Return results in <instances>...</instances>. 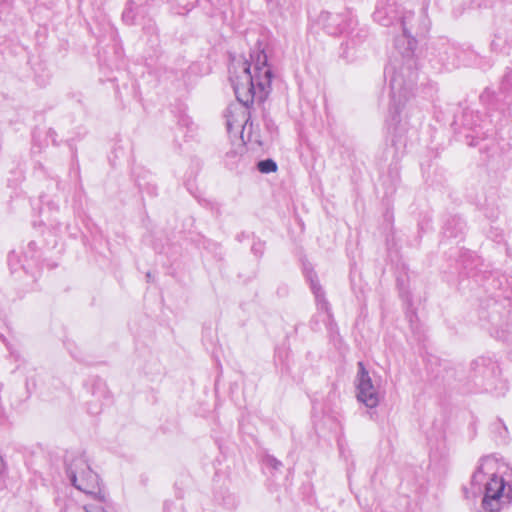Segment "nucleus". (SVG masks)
I'll use <instances>...</instances> for the list:
<instances>
[{"label":"nucleus","mask_w":512,"mask_h":512,"mask_svg":"<svg viewBox=\"0 0 512 512\" xmlns=\"http://www.w3.org/2000/svg\"><path fill=\"white\" fill-rule=\"evenodd\" d=\"M399 0H377L373 13L375 22L382 26H394L401 33L395 35L396 54L385 67L384 75L390 87L389 125L396 133L402 122V112L413 96L417 81V62L414 51L417 41L414 35L427 30L425 18L415 17L412 11L399 10Z\"/></svg>","instance_id":"f257e3e1"},{"label":"nucleus","mask_w":512,"mask_h":512,"mask_svg":"<svg viewBox=\"0 0 512 512\" xmlns=\"http://www.w3.org/2000/svg\"><path fill=\"white\" fill-rule=\"evenodd\" d=\"M273 72L268 64L267 55L263 50L250 53V60L241 64V74L231 76L230 80L240 107H230L226 125L229 132L241 131L243 133L249 123L248 108L254 102L262 103L271 91Z\"/></svg>","instance_id":"f03ea898"},{"label":"nucleus","mask_w":512,"mask_h":512,"mask_svg":"<svg viewBox=\"0 0 512 512\" xmlns=\"http://www.w3.org/2000/svg\"><path fill=\"white\" fill-rule=\"evenodd\" d=\"M499 464L492 457H484L471 478L473 494L482 495L484 512H499L512 501V486L499 474Z\"/></svg>","instance_id":"7ed1b4c3"},{"label":"nucleus","mask_w":512,"mask_h":512,"mask_svg":"<svg viewBox=\"0 0 512 512\" xmlns=\"http://www.w3.org/2000/svg\"><path fill=\"white\" fill-rule=\"evenodd\" d=\"M66 475L70 483L89 497L88 503H107L108 496L99 476L94 472L84 455L66 457Z\"/></svg>","instance_id":"20e7f679"},{"label":"nucleus","mask_w":512,"mask_h":512,"mask_svg":"<svg viewBox=\"0 0 512 512\" xmlns=\"http://www.w3.org/2000/svg\"><path fill=\"white\" fill-rule=\"evenodd\" d=\"M319 22L330 35L351 34L357 21L350 11L343 13L322 12Z\"/></svg>","instance_id":"39448f33"},{"label":"nucleus","mask_w":512,"mask_h":512,"mask_svg":"<svg viewBox=\"0 0 512 512\" xmlns=\"http://www.w3.org/2000/svg\"><path fill=\"white\" fill-rule=\"evenodd\" d=\"M357 399L368 408L376 407L380 402V393L372 382L363 362H358Z\"/></svg>","instance_id":"423d86ee"},{"label":"nucleus","mask_w":512,"mask_h":512,"mask_svg":"<svg viewBox=\"0 0 512 512\" xmlns=\"http://www.w3.org/2000/svg\"><path fill=\"white\" fill-rule=\"evenodd\" d=\"M471 371L475 384L488 390V386L493 383L499 373V367L491 358L479 357L471 363Z\"/></svg>","instance_id":"0eeeda50"},{"label":"nucleus","mask_w":512,"mask_h":512,"mask_svg":"<svg viewBox=\"0 0 512 512\" xmlns=\"http://www.w3.org/2000/svg\"><path fill=\"white\" fill-rule=\"evenodd\" d=\"M311 289L315 296L316 304L319 310L325 311L327 313L328 318L331 317L329 311V304L324 297V292L318 282L314 281L311 278Z\"/></svg>","instance_id":"6e6552de"},{"label":"nucleus","mask_w":512,"mask_h":512,"mask_svg":"<svg viewBox=\"0 0 512 512\" xmlns=\"http://www.w3.org/2000/svg\"><path fill=\"white\" fill-rule=\"evenodd\" d=\"M257 168L261 173H271L277 171V163L273 159H264L257 163Z\"/></svg>","instance_id":"1a4fd4ad"},{"label":"nucleus","mask_w":512,"mask_h":512,"mask_svg":"<svg viewBox=\"0 0 512 512\" xmlns=\"http://www.w3.org/2000/svg\"><path fill=\"white\" fill-rule=\"evenodd\" d=\"M107 503H86L84 505L85 512H108L106 510Z\"/></svg>","instance_id":"9d476101"},{"label":"nucleus","mask_w":512,"mask_h":512,"mask_svg":"<svg viewBox=\"0 0 512 512\" xmlns=\"http://www.w3.org/2000/svg\"><path fill=\"white\" fill-rule=\"evenodd\" d=\"M164 512H183L182 506H177L174 502L166 501L164 503Z\"/></svg>","instance_id":"9b49d317"},{"label":"nucleus","mask_w":512,"mask_h":512,"mask_svg":"<svg viewBox=\"0 0 512 512\" xmlns=\"http://www.w3.org/2000/svg\"><path fill=\"white\" fill-rule=\"evenodd\" d=\"M264 124H265V127H266V129L268 130V132L270 134L276 133L277 126H276L275 122L271 118L264 117Z\"/></svg>","instance_id":"f8f14e48"},{"label":"nucleus","mask_w":512,"mask_h":512,"mask_svg":"<svg viewBox=\"0 0 512 512\" xmlns=\"http://www.w3.org/2000/svg\"><path fill=\"white\" fill-rule=\"evenodd\" d=\"M122 18L126 23H129V24L133 23L134 14H133L132 8H130V7L126 8L122 14Z\"/></svg>","instance_id":"ddd939ff"},{"label":"nucleus","mask_w":512,"mask_h":512,"mask_svg":"<svg viewBox=\"0 0 512 512\" xmlns=\"http://www.w3.org/2000/svg\"><path fill=\"white\" fill-rule=\"evenodd\" d=\"M268 463L274 468V469H277L279 468L282 464L280 461H278L277 459L273 458V457H269L267 459Z\"/></svg>","instance_id":"4468645a"},{"label":"nucleus","mask_w":512,"mask_h":512,"mask_svg":"<svg viewBox=\"0 0 512 512\" xmlns=\"http://www.w3.org/2000/svg\"><path fill=\"white\" fill-rule=\"evenodd\" d=\"M3 468H4V462H3V459L0 457V475L3 472Z\"/></svg>","instance_id":"2eb2a0df"},{"label":"nucleus","mask_w":512,"mask_h":512,"mask_svg":"<svg viewBox=\"0 0 512 512\" xmlns=\"http://www.w3.org/2000/svg\"><path fill=\"white\" fill-rule=\"evenodd\" d=\"M397 142H400V140H395L394 138L392 139V144L393 145H396Z\"/></svg>","instance_id":"dca6fc26"}]
</instances>
